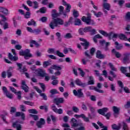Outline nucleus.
I'll list each match as a JSON object with an SVG mask.
<instances>
[{"instance_id":"1","label":"nucleus","mask_w":130,"mask_h":130,"mask_svg":"<svg viewBox=\"0 0 130 130\" xmlns=\"http://www.w3.org/2000/svg\"><path fill=\"white\" fill-rule=\"evenodd\" d=\"M52 20L49 24V26L51 29H54L55 27H59L60 26L63 25L64 21L60 18H57V17H60V13H56V10H52Z\"/></svg>"},{"instance_id":"2","label":"nucleus","mask_w":130,"mask_h":130,"mask_svg":"<svg viewBox=\"0 0 130 130\" xmlns=\"http://www.w3.org/2000/svg\"><path fill=\"white\" fill-rule=\"evenodd\" d=\"M99 33L105 37H108L110 40L111 39V37L112 38L116 39L119 37L118 34H115L113 32H111L109 34H107V32H106L105 31L100 30H99Z\"/></svg>"},{"instance_id":"3","label":"nucleus","mask_w":130,"mask_h":130,"mask_svg":"<svg viewBox=\"0 0 130 130\" xmlns=\"http://www.w3.org/2000/svg\"><path fill=\"white\" fill-rule=\"evenodd\" d=\"M82 21L83 22H84V23H86L87 25H95V22H94V20L91 19V14L90 13H88L87 14V17H86V16H83L82 18Z\"/></svg>"},{"instance_id":"4","label":"nucleus","mask_w":130,"mask_h":130,"mask_svg":"<svg viewBox=\"0 0 130 130\" xmlns=\"http://www.w3.org/2000/svg\"><path fill=\"white\" fill-rule=\"evenodd\" d=\"M53 102L54 104H56L58 107H61V105L59 104L64 103V99L63 98H55L54 99Z\"/></svg>"},{"instance_id":"5","label":"nucleus","mask_w":130,"mask_h":130,"mask_svg":"<svg viewBox=\"0 0 130 130\" xmlns=\"http://www.w3.org/2000/svg\"><path fill=\"white\" fill-rule=\"evenodd\" d=\"M96 50L95 49V48H92L90 50V53L91 55L89 54V51H86L84 52V54L85 56L88 57L89 59H91L92 58V56L94 55V53H95V51Z\"/></svg>"},{"instance_id":"6","label":"nucleus","mask_w":130,"mask_h":130,"mask_svg":"<svg viewBox=\"0 0 130 130\" xmlns=\"http://www.w3.org/2000/svg\"><path fill=\"white\" fill-rule=\"evenodd\" d=\"M73 93L75 96H77L78 98H82V97H84V93L82 92V89H79L77 91L74 89L73 90Z\"/></svg>"},{"instance_id":"7","label":"nucleus","mask_w":130,"mask_h":130,"mask_svg":"<svg viewBox=\"0 0 130 130\" xmlns=\"http://www.w3.org/2000/svg\"><path fill=\"white\" fill-rule=\"evenodd\" d=\"M129 55V53H126L123 54V58L122 60L123 63H129V62H130Z\"/></svg>"},{"instance_id":"8","label":"nucleus","mask_w":130,"mask_h":130,"mask_svg":"<svg viewBox=\"0 0 130 130\" xmlns=\"http://www.w3.org/2000/svg\"><path fill=\"white\" fill-rule=\"evenodd\" d=\"M22 7L25 10L27 11V12H26L25 14L24 15V17L25 18V19H29V18H30V16H31V13H30V12H29V11H30V9H29V8L27 7V6L25 5V4H22Z\"/></svg>"},{"instance_id":"9","label":"nucleus","mask_w":130,"mask_h":130,"mask_svg":"<svg viewBox=\"0 0 130 130\" xmlns=\"http://www.w3.org/2000/svg\"><path fill=\"white\" fill-rule=\"evenodd\" d=\"M45 124V120L41 118L39 121H37V126L39 128H42L43 125Z\"/></svg>"},{"instance_id":"10","label":"nucleus","mask_w":130,"mask_h":130,"mask_svg":"<svg viewBox=\"0 0 130 130\" xmlns=\"http://www.w3.org/2000/svg\"><path fill=\"white\" fill-rule=\"evenodd\" d=\"M51 109L55 113H58V114H62V109L56 108V107L54 105H52Z\"/></svg>"},{"instance_id":"11","label":"nucleus","mask_w":130,"mask_h":130,"mask_svg":"<svg viewBox=\"0 0 130 130\" xmlns=\"http://www.w3.org/2000/svg\"><path fill=\"white\" fill-rule=\"evenodd\" d=\"M16 64L18 67V70L20 72V73H24V72H27V68H26V66H24L22 69V67H23V64H22V63H17Z\"/></svg>"},{"instance_id":"12","label":"nucleus","mask_w":130,"mask_h":130,"mask_svg":"<svg viewBox=\"0 0 130 130\" xmlns=\"http://www.w3.org/2000/svg\"><path fill=\"white\" fill-rule=\"evenodd\" d=\"M29 57H32V54L30 53V50L26 49L24 50V58L29 59Z\"/></svg>"},{"instance_id":"13","label":"nucleus","mask_w":130,"mask_h":130,"mask_svg":"<svg viewBox=\"0 0 130 130\" xmlns=\"http://www.w3.org/2000/svg\"><path fill=\"white\" fill-rule=\"evenodd\" d=\"M108 111V109L107 108H104L102 109H100L98 110V112L99 114L101 115H105V113Z\"/></svg>"},{"instance_id":"14","label":"nucleus","mask_w":130,"mask_h":130,"mask_svg":"<svg viewBox=\"0 0 130 130\" xmlns=\"http://www.w3.org/2000/svg\"><path fill=\"white\" fill-rule=\"evenodd\" d=\"M96 57H97V58H99V59H103L105 58V55L102 54V53H101V51L98 50L96 53Z\"/></svg>"},{"instance_id":"15","label":"nucleus","mask_w":130,"mask_h":130,"mask_svg":"<svg viewBox=\"0 0 130 130\" xmlns=\"http://www.w3.org/2000/svg\"><path fill=\"white\" fill-rule=\"evenodd\" d=\"M45 75H46V73L45 70L40 69H38V76H39V77H42V78H43L45 76Z\"/></svg>"},{"instance_id":"16","label":"nucleus","mask_w":130,"mask_h":130,"mask_svg":"<svg viewBox=\"0 0 130 130\" xmlns=\"http://www.w3.org/2000/svg\"><path fill=\"white\" fill-rule=\"evenodd\" d=\"M2 13V14H4V15H6V16H8L9 15V10L8 9L1 7H0V13Z\"/></svg>"},{"instance_id":"17","label":"nucleus","mask_w":130,"mask_h":130,"mask_svg":"<svg viewBox=\"0 0 130 130\" xmlns=\"http://www.w3.org/2000/svg\"><path fill=\"white\" fill-rule=\"evenodd\" d=\"M89 89L90 90H94L95 92H98V93H104L103 90L99 89L98 87H94V86H89Z\"/></svg>"},{"instance_id":"18","label":"nucleus","mask_w":130,"mask_h":130,"mask_svg":"<svg viewBox=\"0 0 130 130\" xmlns=\"http://www.w3.org/2000/svg\"><path fill=\"white\" fill-rule=\"evenodd\" d=\"M8 57L10 60H12L13 61H17L18 59H19V57L16 56H13L11 53H9L8 54Z\"/></svg>"},{"instance_id":"19","label":"nucleus","mask_w":130,"mask_h":130,"mask_svg":"<svg viewBox=\"0 0 130 130\" xmlns=\"http://www.w3.org/2000/svg\"><path fill=\"white\" fill-rule=\"evenodd\" d=\"M115 48L116 50H121L123 48V45L121 44L118 43V42H115Z\"/></svg>"},{"instance_id":"20","label":"nucleus","mask_w":130,"mask_h":130,"mask_svg":"<svg viewBox=\"0 0 130 130\" xmlns=\"http://www.w3.org/2000/svg\"><path fill=\"white\" fill-rule=\"evenodd\" d=\"M14 70V67H9V69L7 71V76L8 78H10L12 76H13V74H12V72L11 71H13Z\"/></svg>"},{"instance_id":"21","label":"nucleus","mask_w":130,"mask_h":130,"mask_svg":"<svg viewBox=\"0 0 130 130\" xmlns=\"http://www.w3.org/2000/svg\"><path fill=\"white\" fill-rule=\"evenodd\" d=\"M50 93H51V95H50V97L51 98H53V95H54L55 94H58V92L55 89H52L50 90Z\"/></svg>"},{"instance_id":"22","label":"nucleus","mask_w":130,"mask_h":130,"mask_svg":"<svg viewBox=\"0 0 130 130\" xmlns=\"http://www.w3.org/2000/svg\"><path fill=\"white\" fill-rule=\"evenodd\" d=\"M103 9L107 10V11H110V5L107 3H104L103 4Z\"/></svg>"},{"instance_id":"23","label":"nucleus","mask_w":130,"mask_h":130,"mask_svg":"<svg viewBox=\"0 0 130 130\" xmlns=\"http://www.w3.org/2000/svg\"><path fill=\"white\" fill-rule=\"evenodd\" d=\"M81 44L82 46H83L85 49H88V48H89V43L87 41H85V42H84L83 43H81Z\"/></svg>"},{"instance_id":"24","label":"nucleus","mask_w":130,"mask_h":130,"mask_svg":"<svg viewBox=\"0 0 130 130\" xmlns=\"http://www.w3.org/2000/svg\"><path fill=\"white\" fill-rule=\"evenodd\" d=\"M121 128V124H119L118 125L115 124H113V125H112V128H113V129L119 130Z\"/></svg>"},{"instance_id":"25","label":"nucleus","mask_w":130,"mask_h":130,"mask_svg":"<svg viewBox=\"0 0 130 130\" xmlns=\"http://www.w3.org/2000/svg\"><path fill=\"white\" fill-rule=\"evenodd\" d=\"M74 25L75 26H80V25H82V21H81V19L76 18L74 22Z\"/></svg>"},{"instance_id":"26","label":"nucleus","mask_w":130,"mask_h":130,"mask_svg":"<svg viewBox=\"0 0 130 130\" xmlns=\"http://www.w3.org/2000/svg\"><path fill=\"white\" fill-rule=\"evenodd\" d=\"M51 69H52L53 70H55L56 71H60L62 69L60 66H58L57 65H52L51 66Z\"/></svg>"},{"instance_id":"27","label":"nucleus","mask_w":130,"mask_h":130,"mask_svg":"<svg viewBox=\"0 0 130 130\" xmlns=\"http://www.w3.org/2000/svg\"><path fill=\"white\" fill-rule=\"evenodd\" d=\"M0 17H1V18H3V20H0V24L3 25H4V23L3 22H6V21H7V17L3 14H0Z\"/></svg>"},{"instance_id":"28","label":"nucleus","mask_w":130,"mask_h":130,"mask_svg":"<svg viewBox=\"0 0 130 130\" xmlns=\"http://www.w3.org/2000/svg\"><path fill=\"white\" fill-rule=\"evenodd\" d=\"M87 105L88 107V108H89L90 111H91V113H94V112H95V108H94V107H92V106H91V104H90L89 103H87Z\"/></svg>"},{"instance_id":"29","label":"nucleus","mask_w":130,"mask_h":130,"mask_svg":"<svg viewBox=\"0 0 130 130\" xmlns=\"http://www.w3.org/2000/svg\"><path fill=\"white\" fill-rule=\"evenodd\" d=\"M27 25L28 26H32L33 25V26H36V22L34 19H31L30 21L28 22Z\"/></svg>"},{"instance_id":"30","label":"nucleus","mask_w":130,"mask_h":130,"mask_svg":"<svg viewBox=\"0 0 130 130\" xmlns=\"http://www.w3.org/2000/svg\"><path fill=\"white\" fill-rule=\"evenodd\" d=\"M13 127H16L17 130H22V125L20 124L17 125L16 123H13Z\"/></svg>"},{"instance_id":"31","label":"nucleus","mask_w":130,"mask_h":130,"mask_svg":"<svg viewBox=\"0 0 130 130\" xmlns=\"http://www.w3.org/2000/svg\"><path fill=\"white\" fill-rule=\"evenodd\" d=\"M56 54L59 57H64V56H66V55L63 54V53L60 52L59 50H57L56 51Z\"/></svg>"},{"instance_id":"32","label":"nucleus","mask_w":130,"mask_h":130,"mask_svg":"<svg viewBox=\"0 0 130 130\" xmlns=\"http://www.w3.org/2000/svg\"><path fill=\"white\" fill-rule=\"evenodd\" d=\"M118 37L121 40H126V39H127V38H126L125 35H123V34H119Z\"/></svg>"},{"instance_id":"33","label":"nucleus","mask_w":130,"mask_h":130,"mask_svg":"<svg viewBox=\"0 0 130 130\" xmlns=\"http://www.w3.org/2000/svg\"><path fill=\"white\" fill-rule=\"evenodd\" d=\"M127 69V67H121L120 68L121 72L122 73V74H124L125 76V74L127 73L126 72H127V71L126 70Z\"/></svg>"},{"instance_id":"34","label":"nucleus","mask_w":130,"mask_h":130,"mask_svg":"<svg viewBox=\"0 0 130 130\" xmlns=\"http://www.w3.org/2000/svg\"><path fill=\"white\" fill-rule=\"evenodd\" d=\"M30 43H31V44H35V46L37 48H38L39 47V46H40V45L39 44V43H37L35 40H31L30 42Z\"/></svg>"},{"instance_id":"35","label":"nucleus","mask_w":130,"mask_h":130,"mask_svg":"<svg viewBox=\"0 0 130 130\" xmlns=\"http://www.w3.org/2000/svg\"><path fill=\"white\" fill-rule=\"evenodd\" d=\"M47 17L43 16L40 19V21H41L42 23H46L47 22Z\"/></svg>"},{"instance_id":"36","label":"nucleus","mask_w":130,"mask_h":130,"mask_svg":"<svg viewBox=\"0 0 130 130\" xmlns=\"http://www.w3.org/2000/svg\"><path fill=\"white\" fill-rule=\"evenodd\" d=\"M28 112L29 113H32L33 114H38V111L36 109H29Z\"/></svg>"},{"instance_id":"37","label":"nucleus","mask_w":130,"mask_h":130,"mask_svg":"<svg viewBox=\"0 0 130 130\" xmlns=\"http://www.w3.org/2000/svg\"><path fill=\"white\" fill-rule=\"evenodd\" d=\"M41 32V28H38L37 29H34V33L35 34H37V35H38V34H40Z\"/></svg>"},{"instance_id":"38","label":"nucleus","mask_w":130,"mask_h":130,"mask_svg":"<svg viewBox=\"0 0 130 130\" xmlns=\"http://www.w3.org/2000/svg\"><path fill=\"white\" fill-rule=\"evenodd\" d=\"M5 95L6 97H7V98H9V99H13V94L9 91H8L6 93H5Z\"/></svg>"},{"instance_id":"39","label":"nucleus","mask_w":130,"mask_h":130,"mask_svg":"<svg viewBox=\"0 0 130 130\" xmlns=\"http://www.w3.org/2000/svg\"><path fill=\"white\" fill-rule=\"evenodd\" d=\"M113 111H114V113L118 114L119 112V108H117L116 106H113Z\"/></svg>"},{"instance_id":"40","label":"nucleus","mask_w":130,"mask_h":130,"mask_svg":"<svg viewBox=\"0 0 130 130\" xmlns=\"http://www.w3.org/2000/svg\"><path fill=\"white\" fill-rule=\"evenodd\" d=\"M109 67L110 69L112 70V71H114V72H117V69L115 68H114V66L112 64V63H109Z\"/></svg>"},{"instance_id":"41","label":"nucleus","mask_w":130,"mask_h":130,"mask_svg":"<svg viewBox=\"0 0 130 130\" xmlns=\"http://www.w3.org/2000/svg\"><path fill=\"white\" fill-rule=\"evenodd\" d=\"M72 111L75 113H78V112L80 111V109H79V108L76 106H73L72 107Z\"/></svg>"},{"instance_id":"42","label":"nucleus","mask_w":130,"mask_h":130,"mask_svg":"<svg viewBox=\"0 0 130 130\" xmlns=\"http://www.w3.org/2000/svg\"><path fill=\"white\" fill-rule=\"evenodd\" d=\"M83 29H84V32L87 33V32H90L92 30V27L91 26H87Z\"/></svg>"},{"instance_id":"43","label":"nucleus","mask_w":130,"mask_h":130,"mask_svg":"<svg viewBox=\"0 0 130 130\" xmlns=\"http://www.w3.org/2000/svg\"><path fill=\"white\" fill-rule=\"evenodd\" d=\"M23 103L26 105H29L30 106H33L34 105V103L30 101H24Z\"/></svg>"},{"instance_id":"44","label":"nucleus","mask_w":130,"mask_h":130,"mask_svg":"<svg viewBox=\"0 0 130 130\" xmlns=\"http://www.w3.org/2000/svg\"><path fill=\"white\" fill-rule=\"evenodd\" d=\"M73 37V36L72 35V34L71 33H67L66 35L64 36V38H66V39H70Z\"/></svg>"},{"instance_id":"45","label":"nucleus","mask_w":130,"mask_h":130,"mask_svg":"<svg viewBox=\"0 0 130 130\" xmlns=\"http://www.w3.org/2000/svg\"><path fill=\"white\" fill-rule=\"evenodd\" d=\"M21 88L22 90H24V92H28L29 87H28V86L27 85H22L21 86Z\"/></svg>"},{"instance_id":"46","label":"nucleus","mask_w":130,"mask_h":130,"mask_svg":"<svg viewBox=\"0 0 130 130\" xmlns=\"http://www.w3.org/2000/svg\"><path fill=\"white\" fill-rule=\"evenodd\" d=\"M15 94L17 95V98L18 99H19V100H20V99L22 98V92H21V91H19L18 92L16 91V93Z\"/></svg>"},{"instance_id":"47","label":"nucleus","mask_w":130,"mask_h":130,"mask_svg":"<svg viewBox=\"0 0 130 130\" xmlns=\"http://www.w3.org/2000/svg\"><path fill=\"white\" fill-rule=\"evenodd\" d=\"M40 109H42V110H43V109L45 110V111L46 112H47V111H48V108H47V106L45 105V106H41L40 107Z\"/></svg>"},{"instance_id":"48","label":"nucleus","mask_w":130,"mask_h":130,"mask_svg":"<svg viewBox=\"0 0 130 130\" xmlns=\"http://www.w3.org/2000/svg\"><path fill=\"white\" fill-rule=\"evenodd\" d=\"M93 14L94 16H96V18H99L100 17H101L102 16V12H99L98 13H96L95 11H93Z\"/></svg>"},{"instance_id":"49","label":"nucleus","mask_w":130,"mask_h":130,"mask_svg":"<svg viewBox=\"0 0 130 130\" xmlns=\"http://www.w3.org/2000/svg\"><path fill=\"white\" fill-rule=\"evenodd\" d=\"M43 66L44 68H47L48 66H50V63L48 61H45L43 62Z\"/></svg>"},{"instance_id":"50","label":"nucleus","mask_w":130,"mask_h":130,"mask_svg":"<svg viewBox=\"0 0 130 130\" xmlns=\"http://www.w3.org/2000/svg\"><path fill=\"white\" fill-rule=\"evenodd\" d=\"M56 36L57 37V39L58 41L60 42V41H61V35H60V32H56Z\"/></svg>"},{"instance_id":"51","label":"nucleus","mask_w":130,"mask_h":130,"mask_svg":"<svg viewBox=\"0 0 130 130\" xmlns=\"http://www.w3.org/2000/svg\"><path fill=\"white\" fill-rule=\"evenodd\" d=\"M29 116H30L32 118H34V120H38L39 119V117L37 115H33V114H29Z\"/></svg>"},{"instance_id":"52","label":"nucleus","mask_w":130,"mask_h":130,"mask_svg":"<svg viewBox=\"0 0 130 130\" xmlns=\"http://www.w3.org/2000/svg\"><path fill=\"white\" fill-rule=\"evenodd\" d=\"M125 18L126 21H129L130 22V12H128L125 16Z\"/></svg>"},{"instance_id":"53","label":"nucleus","mask_w":130,"mask_h":130,"mask_svg":"<svg viewBox=\"0 0 130 130\" xmlns=\"http://www.w3.org/2000/svg\"><path fill=\"white\" fill-rule=\"evenodd\" d=\"M48 52V53H53V54H55V50L53 48H49Z\"/></svg>"},{"instance_id":"54","label":"nucleus","mask_w":130,"mask_h":130,"mask_svg":"<svg viewBox=\"0 0 130 130\" xmlns=\"http://www.w3.org/2000/svg\"><path fill=\"white\" fill-rule=\"evenodd\" d=\"M64 10V8L62 7V6H59V13L62 15V14H63V10Z\"/></svg>"},{"instance_id":"55","label":"nucleus","mask_w":130,"mask_h":130,"mask_svg":"<svg viewBox=\"0 0 130 130\" xmlns=\"http://www.w3.org/2000/svg\"><path fill=\"white\" fill-rule=\"evenodd\" d=\"M33 4L34 5V9H38L39 7V4H38V2H37V1H34L33 2Z\"/></svg>"},{"instance_id":"56","label":"nucleus","mask_w":130,"mask_h":130,"mask_svg":"<svg viewBox=\"0 0 130 130\" xmlns=\"http://www.w3.org/2000/svg\"><path fill=\"white\" fill-rule=\"evenodd\" d=\"M73 16L75 18H78L79 17V12L76 11V10H73Z\"/></svg>"},{"instance_id":"57","label":"nucleus","mask_w":130,"mask_h":130,"mask_svg":"<svg viewBox=\"0 0 130 130\" xmlns=\"http://www.w3.org/2000/svg\"><path fill=\"white\" fill-rule=\"evenodd\" d=\"M78 32L80 35H84V33H85V30L84 29V28H80L78 30Z\"/></svg>"},{"instance_id":"58","label":"nucleus","mask_w":130,"mask_h":130,"mask_svg":"<svg viewBox=\"0 0 130 130\" xmlns=\"http://www.w3.org/2000/svg\"><path fill=\"white\" fill-rule=\"evenodd\" d=\"M67 8L66 9V11L67 13H70V12H71V9L72 8V6H71V5H69L67 6H66Z\"/></svg>"},{"instance_id":"59","label":"nucleus","mask_w":130,"mask_h":130,"mask_svg":"<svg viewBox=\"0 0 130 130\" xmlns=\"http://www.w3.org/2000/svg\"><path fill=\"white\" fill-rule=\"evenodd\" d=\"M98 124L103 129H104L105 127H107V126H105L103 125V123H101L100 121H98L97 122Z\"/></svg>"},{"instance_id":"60","label":"nucleus","mask_w":130,"mask_h":130,"mask_svg":"<svg viewBox=\"0 0 130 130\" xmlns=\"http://www.w3.org/2000/svg\"><path fill=\"white\" fill-rule=\"evenodd\" d=\"M124 106L125 109H128V108H130V100L129 101L126 102V104H125Z\"/></svg>"},{"instance_id":"61","label":"nucleus","mask_w":130,"mask_h":130,"mask_svg":"<svg viewBox=\"0 0 130 130\" xmlns=\"http://www.w3.org/2000/svg\"><path fill=\"white\" fill-rule=\"evenodd\" d=\"M110 87L111 91H113V92H115V86H114V84H111Z\"/></svg>"},{"instance_id":"62","label":"nucleus","mask_w":130,"mask_h":130,"mask_svg":"<svg viewBox=\"0 0 130 130\" xmlns=\"http://www.w3.org/2000/svg\"><path fill=\"white\" fill-rule=\"evenodd\" d=\"M40 11L42 14H45V13H46V8L45 7H42L40 9Z\"/></svg>"},{"instance_id":"63","label":"nucleus","mask_w":130,"mask_h":130,"mask_svg":"<svg viewBox=\"0 0 130 130\" xmlns=\"http://www.w3.org/2000/svg\"><path fill=\"white\" fill-rule=\"evenodd\" d=\"M78 71H80V74L81 75V77H84L85 76V72L82 70L81 68H78Z\"/></svg>"},{"instance_id":"64","label":"nucleus","mask_w":130,"mask_h":130,"mask_svg":"<svg viewBox=\"0 0 130 130\" xmlns=\"http://www.w3.org/2000/svg\"><path fill=\"white\" fill-rule=\"evenodd\" d=\"M40 96L43 97V99H44V100H47V96L46 95V94H45V93H42L40 94Z\"/></svg>"}]
</instances>
